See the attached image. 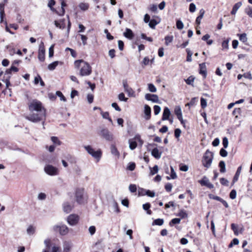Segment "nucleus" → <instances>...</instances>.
Returning a JSON list of instances; mask_svg holds the SVG:
<instances>
[{
  "label": "nucleus",
  "mask_w": 252,
  "mask_h": 252,
  "mask_svg": "<svg viewBox=\"0 0 252 252\" xmlns=\"http://www.w3.org/2000/svg\"><path fill=\"white\" fill-rule=\"evenodd\" d=\"M181 219L180 218H174L171 220L169 223L170 226H173L174 224H179L180 223Z\"/></svg>",
  "instance_id": "29"
},
{
  "label": "nucleus",
  "mask_w": 252,
  "mask_h": 252,
  "mask_svg": "<svg viewBox=\"0 0 252 252\" xmlns=\"http://www.w3.org/2000/svg\"><path fill=\"white\" fill-rule=\"evenodd\" d=\"M148 90L152 93H155L157 91V89L154 84L150 83L148 84Z\"/></svg>",
  "instance_id": "45"
},
{
  "label": "nucleus",
  "mask_w": 252,
  "mask_h": 252,
  "mask_svg": "<svg viewBox=\"0 0 252 252\" xmlns=\"http://www.w3.org/2000/svg\"><path fill=\"white\" fill-rule=\"evenodd\" d=\"M172 189V185L171 183H167L165 185V189L167 192H170Z\"/></svg>",
  "instance_id": "61"
},
{
  "label": "nucleus",
  "mask_w": 252,
  "mask_h": 252,
  "mask_svg": "<svg viewBox=\"0 0 252 252\" xmlns=\"http://www.w3.org/2000/svg\"><path fill=\"white\" fill-rule=\"evenodd\" d=\"M176 27L179 30H182L184 27V24L180 20H178L176 21Z\"/></svg>",
  "instance_id": "46"
},
{
  "label": "nucleus",
  "mask_w": 252,
  "mask_h": 252,
  "mask_svg": "<svg viewBox=\"0 0 252 252\" xmlns=\"http://www.w3.org/2000/svg\"><path fill=\"white\" fill-rule=\"evenodd\" d=\"M177 216L180 217V219H185L188 217V214L184 209L180 210L179 212L176 215Z\"/></svg>",
  "instance_id": "22"
},
{
  "label": "nucleus",
  "mask_w": 252,
  "mask_h": 252,
  "mask_svg": "<svg viewBox=\"0 0 252 252\" xmlns=\"http://www.w3.org/2000/svg\"><path fill=\"white\" fill-rule=\"evenodd\" d=\"M124 35L127 38L131 39L134 37V33L132 31L128 28L126 29V32L124 33Z\"/></svg>",
  "instance_id": "18"
},
{
  "label": "nucleus",
  "mask_w": 252,
  "mask_h": 252,
  "mask_svg": "<svg viewBox=\"0 0 252 252\" xmlns=\"http://www.w3.org/2000/svg\"><path fill=\"white\" fill-rule=\"evenodd\" d=\"M219 166L220 168V171L221 173H224L226 171L225 164L224 161L221 160L219 163Z\"/></svg>",
  "instance_id": "27"
},
{
  "label": "nucleus",
  "mask_w": 252,
  "mask_h": 252,
  "mask_svg": "<svg viewBox=\"0 0 252 252\" xmlns=\"http://www.w3.org/2000/svg\"><path fill=\"white\" fill-rule=\"evenodd\" d=\"M56 95L60 98V100L61 101H63L64 102H65L66 101V98L64 97V96L63 95V93L61 91H57L56 93Z\"/></svg>",
  "instance_id": "36"
},
{
  "label": "nucleus",
  "mask_w": 252,
  "mask_h": 252,
  "mask_svg": "<svg viewBox=\"0 0 252 252\" xmlns=\"http://www.w3.org/2000/svg\"><path fill=\"white\" fill-rule=\"evenodd\" d=\"M238 35L240 41L244 43L247 44V42L248 41V37L247 34L245 33H243Z\"/></svg>",
  "instance_id": "24"
},
{
  "label": "nucleus",
  "mask_w": 252,
  "mask_h": 252,
  "mask_svg": "<svg viewBox=\"0 0 252 252\" xmlns=\"http://www.w3.org/2000/svg\"><path fill=\"white\" fill-rule=\"evenodd\" d=\"M150 174L152 175L157 173L158 171V166L157 165H155L152 168L150 167Z\"/></svg>",
  "instance_id": "38"
},
{
  "label": "nucleus",
  "mask_w": 252,
  "mask_h": 252,
  "mask_svg": "<svg viewBox=\"0 0 252 252\" xmlns=\"http://www.w3.org/2000/svg\"><path fill=\"white\" fill-rule=\"evenodd\" d=\"M199 74H201L204 78H206L207 76V69L205 63H203L199 64Z\"/></svg>",
  "instance_id": "13"
},
{
  "label": "nucleus",
  "mask_w": 252,
  "mask_h": 252,
  "mask_svg": "<svg viewBox=\"0 0 252 252\" xmlns=\"http://www.w3.org/2000/svg\"><path fill=\"white\" fill-rule=\"evenodd\" d=\"M27 231L29 235H32L34 233L35 229L32 225H30L27 228Z\"/></svg>",
  "instance_id": "47"
},
{
  "label": "nucleus",
  "mask_w": 252,
  "mask_h": 252,
  "mask_svg": "<svg viewBox=\"0 0 252 252\" xmlns=\"http://www.w3.org/2000/svg\"><path fill=\"white\" fill-rule=\"evenodd\" d=\"M147 191V190L143 189V188H139L138 189V195L139 196H144L146 194V192Z\"/></svg>",
  "instance_id": "54"
},
{
  "label": "nucleus",
  "mask_w": 252,
  "mask_h": 252,
  "mask_svg": "<svg viewBox=\"0 0 252 252\" xmlns=\"http://www.w3.org/2000/svg\"><path fill=\"white\" fill-rule=\"evenodd\" d=\"M158 23L159 22H157L156 20L153 19H151L149 22V26L151 28L155 29L156 26L158 25Z\"/></svg>",
  "instance_id": "31"
},
{
  "label": "nucleus",
  "mask_w": 252,
  "mask_h": 252,
  "mask_svg": "<svg viewBox=\"0 0 252 252\" xmlns=\"http://www.w3.org/2000/svg\"><path fill=\"white\" fill-rule=\"evenodd\" d=\"M80 36L81 37V40L82 41V43L84 45H86L87 43V40L88 39V37L83 34H80Z\"/></svg>",
  "instance_id": "59"
},
{
  "label": "nucleus",
  "mask_w": 252,
  "mask_h": 252,
  "mask_svg": "<svg viewBox=\"0 0 252 252\" xmlns=\"http://www.w3.org/2000/svg\"><path fill=\"white\" fill-rule=\"evenodd\" d=\"M229 40L226 39L224 40L221 44L222 49H228V48Z\"/></svg>",
  "instance_id": "50"
},
{
  "label": "nucleus",
  "mask_w": 252,
  "mask_h": 252,
  "mask_svg": "<svg viewBox=\"0 0 252 252\" xmlns=\"http://www.w3.org/2000/svg\"><path fill=\"white\" fill-rule=\"evenodd\" d=\"M64 21V19H63L60 22H58V21H55V25L57 28L63 29L65 28V25Z\"/></svg>",
  "instance_id": "20"
},
{
  "label": "nucleus",
  "mask_w": 252,
  "mask_h": 252,
  "mask_svg": "<svg viewBox=\"0 0 252 252\" xmlns=\"http://www.w3.org/2000/svg\"><path fill=\"white\" fill-rule=\"evenodd\" d=\"M186 52L187 53V61L190 62L192 61L191 56L192 55V52L189 48L186 49Z\"/></svg>",
  "instance_id": "32"
},
{
  "label": "nucleus",
  "mask_w": 252,
  "mask_h": 252,
  "mask_svg": "<svg viewBox=\"0 0 252 252\" xmlns=\"http://www.w3.org/2000/svg\"><path fill=\"white\" fill-rule=\"evenodd\" d=\"M118 98L120 101L124 102H126L128 99L127 98L125 97V94L123 93H121L118 95Z\"/></svg>",
  "instance_id": "43"
},
{
  "label": "nucleus",
  "mask_w": 252,
  "mask_h": 252,
  "mask_svg": "<svg viewBox=\"0 0 252 252\" xmlns=\"http://www.w3.org/2000/svg\"><path fill=\"white\" fill-rule=\"evenodd\" d=\"M246 12L252 18V7H249L246 9Z\"/></svg>",
  "instance_id": "64"
},
{
  "label": "nucleus",
  "mask_w": 252,
  "mask_h": 252,
  "mask_svg": "<svg viewBox=\"0 0 252 252\" xmlns=\"http://www.w3.org/2000/svg\"><path fill=\"white\" fill-rule=\"evenodd\" d=\"M195 77L191 75L189 76L187 79H185V81L187 84L191 85L193 87V82L194 81Z\"/></svg>",
  "instance_id": "25"
},
{
  "label": "nucleus",
  "mask_w": 252,
  "mask_h": 252,
  "mask_svg": "<svg viewBox=\"0 0 252 252\" xmlns=\"http://www.w3.org/2000/svg\"><path fill=\"white\" fill-rule=\"evenodd\" d=\"M85 62L83 60H76L74 62V65L75 67L79 68L81 67L82 64Z\"/></svg>",
  "instance_id": "37"
},
{
  "label": "nucleus",
  "mask_w": 252,
  "mask_h": 252,
  "mask_svg": "<svg viewBox=\"0 0 252 252\" xmlns=\"http://www.w3.org/2000/svg\"><path fill=\"white\" fill-rule=\"evenodd\" d=\"M67 223L71 226L76 225L79 221V217L75 214H71L66 219Z\"/></svg>",
  "instance_id": "10"
},
{
  "label": "nucleus",
  "mask_w": 252,
  "mask_h": 252,
  "mask_svg": "<svg viewBox=\"0 0 252 252\" xmlns=\"http://www.w3.org/2000/svg\"><path fill=\"white\" fill-rule=\"evenodd\" d=\"M199 183L201 184V186H206L207 184H208L209 182L208 179L206 176H204L202 179L199 180Z\"/></svg>",
  "instance_id": "33"
},
{
  "label": "nucleus",
  "mask_w": 252,
  "mask_h": 252,
  "mask_svg": "<svg viewBox=\"0 0 252 252\" xmlns=\"http://www.w3.org/2000/svg\"><path fill=\"white\" fill-rule=\"evenodd\" d=\"M162 152H159L157 148H154L151 151V155L156 159H159L161 157Z\"/></svg>",
  "instance_id": "16"
},
{
  "label": "nucleus",
  "mask_w": 252,
  "mask_h": 252,
  "mask_svg": "<svg viewBox=\"0 0 252 252\" xmlns=\"http://www.w3.org/2000/svg\"><path fill=\"white\" fill-rule=\"evenodd\" d=\"M196 6L194 3H191L189 6V11L191 13H193L196 10Z\"/></svg>",
  "instance_id": "53"
},
{
  "label": "nucleus",
  "mask_w": 252,
  "mask_h": 252,
  "mask_svg": "<svg viewBox=\"0 0 252 252\" xmlns=\"http://www.w3.org/2000/svg\"><path fill=\"white\" fill-rule=\"evenodd\" d=\"M170 111L168 107H165L163 110V112L162 116V120L165 121L169 119L170 115Z\"/></svg>",
  "instance_id": "14"
},
{
  "label": "nucleus",
  "mask_w": 252,
  "mask_h": 252,
  "mask_svg": "<svg viewBox=\"0 0 252 252\" xmlns=\"http://www.w3.org/2000/svg\"><path fill=\"white\" fill-rule=\"evenodd\" d=\"M154 61V59L152 60L151 61H150L149 58L148 57H145L143 60L142 63L144 65H147L149 64V63L151 62V63H153Z\"/></svg>",
  "instance_id": "48"
},
{
  "label": "nucleus",
  "mask_w": 252,
  "mask_h": 252,
  "mask_svg": "<svg viewBox=\"0 0 252 252\" xmlns=\"http://www.w3.org/2000/svg\"><path fill=\"white\" fill-rule=\"evenodd\" d=\"M71 247V245L70 242L65 241L63 243V252H69L70 249Z\"/></svg>",
  "instance_id": "21"
},
{
  "label": "nucleus",
  "mask_w": 252,
  "mask_h": 252,
  "mask_svg": "<svg viewBox=\"0 0 252 252\" xmlns=\"http://www.w3.org/2000/svg\"><path fill=\"white\" fill-rule=\"evenodd\" d=\"M144 113L145 119L147 120H149L151 118V109L150 107L146 104L144 106Z\"/></svg>",
  "instance_id": "15"
},
{
  "label": "nucleus",
  "mask_w": 252,
  "mask_h": 252,
  "mask_svg": "<svg viewBox=\"0 0 252 252\" xmlns=\"http://www.w3.org/2000/svg\"><path fill=\"white\" fill-rule=\"evenodd\" d=\"M75 198L76 202L79 204H82L87 199V197L85 195L84 189L82 188L76 189L75 191Z\"/></svg>",
  "instance_id": "4"
},
{
  "label": "nucleus",
  "mask_w": 252,
  "mask_h": 252,
  "mask_svg": "<svg viewBox=\"0 0 252 252\" xmlns=\"http://www.w3.org/2000/svg\"><path fill=\"white\" fill-rule=\"evenodd\" d=\"M84 148L87 152L93 157L97 159L98 160L100 159L102 156V152L100 150L94 151V150L90 145L85 146Z\"/></svg>",
  "instance_id": "7"
},
{
  "label": "nucleus",
  "mask_w": 252,
  "mask_h": 252,
  "mask_svg": "<svg viewBox=\"0 0 252 252\" xmlns=\"http://www.w3.org/2000/svg\"><path fill=\"white\" fill-rule=\"evenodd\" d=\"M38 53L45 54V50L44 48V43L41 42L39 46V50Z\"/></svg>",
  "instance_id": "41"
},
{
  "label": "nucleus",
  "mask_w": 252,
  "mask_h": 252,
  "mask_svg": "<svg viewBox=\"0 0 252 252\" xmlns=\"http://www.w3.org/2000/svg\"><path fill=\"white\" fill-rule=\"evenodd\" d=\"M44 171L46 174L50 176H55L59 174L58 169L52 165H47L44 167Z\"/></svg>",
  "instance_id": "8"
},
{
  "label": "nucleus",
  "mask_w": 252,
  "mask_h": 252,
  "mask_svg": "<svg viewBox=\"0 0 252 252\" xmlns=\"http://www.w3.org/2000/svg\"><path fill=\"white\" fill-rule=\"evenodd\" d=\"M92 72V68L86 62H85L80 69L79 75L80 76H86L90 75Z\"/></svg>",
  "instance_id": "5"
},
{
  "label": "nucleus",
  "mask_w": 252,
  "mask_h": 252,
  "mask_svg": "<svg viewBox=\"0 0 252 252\" xmlns=\"http://www.w3.org/2000/svg\"><path fill=\"white\" fill-rule=\"evenodd\" d=\"M66 159L71 163H75L76 162L75 158L71 157L70 155H68L66 157Z\"/></svg>",
  "instance_id": "51"
},
{
  "label": "nucleus",
  "mask_w": 252,
  "mask_h": 252,
  "mask_svg": "<svg viewBox=\"0 0 252 252\" xmlns=\"http://www.w3.org/2000/svg\"><path fill=\"white\" fill-rule=\"evenodd\" d=\"M200 103L201 106L202 108H204L207 106V101L203 97H201L200 99Z\"/></svg>",
  "instance_id": "56"
},
{
  "label": "nucleus",
  "mask_w": 252,
  "mask_h": 252,
  "mask_svg": "<svg viewBox=\"0 0 252 252\" xmlns=\"http://www.w3.org/2000/svg\"><path fill=\"white\" fill-rule=\"evenodd\" d=\"M214 158V154L209 150H207L202 158L201 162L202 165L207 169L209 168L212 164Z\"/></svg>",
  "instance_id": "1"
},
{
  "label": "nucleus",
  "mask_w": 252,
  "mask_h": 252,
  "mask_svg": "<svg viewBox=\"0 0 252 252\" xmlns=\"http://www.w3.org/2000/svg\"><path fill=\"white\" fill-rule=\"evenodd\" d=\"M181 133V130L180 128H176L174 130V136L176 138H179L180 136Z\"/></svg>",
  "instance_id": "57"
},
{
  "label": "nucleus",
  "mask_w": 252,
  "mask_h": 252,
  "mask_svg": "<svg viewBox=\"0 0 252 252\" xmlns=\"http://www.w3.org/2000/svg\"><path fill=\"white\" fill-rule=\"evenodd\" d=\"M163 222H164L163 219H157L153 221V225H157L160 226L163 224Z\"/></svg>",
  "instance_id": "34"
},
{
  "label": "nucleus",
  "mask_w": 252,
  "mask_h": 252,
  "mask_svg": "<svg viewBox=\"0 0 252 252\" xmlns=\"http://www.w3.org/2000/svg\"><path fill=\"white\" fill-rule=\"evenodd\" d=\"M63 209L66 213H69L72 210V207L68 202H65L63 204Z\"/></svg>",
  "instance_id": "19"
},
{
  "label": "nucleus",
  "mask_w": 252,
  "mask_h": 252,
  "mask_svg": "<svg viewBox=\"0 0 252 252\" xmlns=\"http://www.w3.org/2000/svg\"><path fill=\"white\" fill-rule=\"evenodd\" d=\"M129 189L131 192H135L136 191V186L134 184H130L129 186Z\"/></svg>",
  "instance_id": "62"
},
{
  "label": "nucleus",
  "mask_w": 252,
  "mask_h": 252,
  "mask_svg": "<svg viewBox=\"0 0 252 252\" xmlns=\"http://www.w3.org/2000/svg\"><path fill=\"white\" fill-rule=\"evenodd\" d=\"M151 207V204L149 203H146L143 205V209L147 211V213L149 215H151L152 211L149 210L150 208Z\"/></svg>",
  "instance_id": "30"
},
{
  "label": "nucleus",
  "mask_w": 252,
  "mask_h": 252,
  "mask_svg": "<svg viewBox=\"0 0 252 252\" xmlns=\"http://www.w3.org/2000/svg\"><path fill=\"white\" fill-rule=\"evenodd\" d=\"M55 4V1L54 0H50L48 2V6L50 7L51 10L54 11L55 9L53 8V6Z\"/></svg>",
  "instance_id": "52"
},
{
  "label": "nucleus",
  "mask_w": 252,
  "mask_h": 252,
  "mask_svg": "<svg viewBox=\"0 0 252 252\" xmlns=\"http://www.w3.org/2000/svg\"><path fill=\"white\" fill-rule=\"evenodd\" d=\"M174 113L177 117L182 115V110L180 106H177L175 108Z\"/></svg>",
  "instance_id": "42"
},
{
  "label": "nucleus",
  "mask_w": 252,
  "mask_h": 252,
  "mask_svg": "<svg viewBox=\"0 0 252 252\" xmlns=\"http://www.w3.org/2000/svg\"><path fill=\"white\" fill-rule=\"evenodd\" d=\"M145 98L146 100L155 103H158L159 101L158 96L155 94H146Z\"/></svg>",
  "instance_id": "12"
},
{
  "label": "nucleus",
  "mask_w": 252,
  "mask_h": 252,
  "mask_svg": "<svg viewBox=\"0 0 252 252\" xmlns=\"http://www.w3.org/2000/svg\"><path fill=\"white\" fill-rule=\"evenodd\" d=\"M165 39V44L166 45H168V44L172 42L173 39V36H166L164 38Z\"/></svg>",
  "instance_id": "39"
},
{
  "label": "nucleus",
  "mask_w": 252,
  "mask_h": 252,
  "mask_svg": "<svg viewBox=\"0 0 252 252\" xmlns=\"http://www.w3.org/2000/svg\"><path fill=\"white\" fill-rule=\"evenodd\" d=\"M29 109L31 112L35 111L37 112H41L42 111H46L45 109L42 106V103L36 99H33L29 104Z\"/></svg>",
  "instance_id": "3"
},
{
  "label": "nucleus",
  "mask_w": 252,
  "mask_h": 252,
  "mask_svg": "<svg viewBox=\"0 0 252 252\" xmlns=\"http://www.w3.org/2000/svg\"><path fill=\"white\" fill-rule=\"evenodd\" d=\"M136 140L137 139H135V137L132 139H129V147L131 150H134L137 147V143Z\"/></svg>",
  "instance_id": "17"
},
{
  "label": "nucleus",
  "mask_w": 252,
  "mask_h": 252,
  "mask_svg": "<svg viewBox=\"0 0 252 252\" xmlns=\"http://www.w3.org/2000/svg\"><path fill=\"white\" fill-rule=\"evenodd\" d=\"M224 149L221 148L220 151V154L222 157H226L227 155V152Z\"/></svg>",
  "instance_id": "58"
},
{
  "label": "nucleus",
  "mask_w": 252,
  "mask_h": 252,
  "mask_svg": "<svg viewBox=\"0 0 252 252\" xmlns=\"http://www.w3.org/2000/svg\"><path fill=\"white\" fill-rule=\"evenodd\" d=\"M231 199H234L236 197V191L235 189H232L229 194Z\"/></svg>",
  "instance_id": "63"
},
{
  "label": "nucleus",
  "mask_w": 252,
  "mask_h": 252,
  "mask_svg": "<svg viewBox=\"0 0 252 252\" xmlns=\"http://www.w3.org/2000/svg\"><path fill=\"white\" fill-rule=\"evenodd\" d=\"M228 139L226 137H224L222 139V145L224 148H226L228 147Z\"/></svg>",
  "instance_id": "60"
},
{
  "label": "nucleus",
  "mask_w": 252,
  "mask_h": 252,
  "mask_svg": "<svg viewBox=\"0 0 252 252\" xmlns=\"http://www.w3.org/2000/svg\"><path fill=\"white\" fill-rule=\"evenodd\" d=\"M220 183L222 185L228 186V181L224 178H221L220 179Z\"/></svg>",
  "instance_id": "55"
},
{
  "label": "nucleus",
  "mask_w": 252,
  "mask_h": 252,
  "mask_svg": "<svg viewBox=\"0 0 252 252\" xmlns=\"http://www.w3.org/2000/svg\"><path fill=\"white\" fill-rule=\"evenodd\" d=\"M161 110V108L158 105H155L154 106V111L155 115H158Z\"/></svg>",
  "instance_id": "49"
},
{
  "label": "nucleus",
  "mask_w": 252,
  "mask_h": 252,
  "mask_svg": "<svg viewBox=\"0 0 252 252\" xmlns=\"http://www.w3.org/2000/svg\"><path fill=\"white\" fill-rule=\"evenodd\" d=\"M79 7L81 10L86 11L88 9L89 5L88 3L82 2L79 4Z\"/></svg>",
  "instance_id": "35"
},
{
  "label": "nucleus",
  "mask_w": 252,
  "mask_h": 252,
  "mask_svg": "<svg viewBox=\"0 0 252 252\" xmlns=\"http://www.w3.org/2000/svg\"><path fill=\"white\" fill-rule=\"evenodd\" d=\"M123 85L125 91L128 94L129 96H133L134 95V92L132 89L129 87L126 80H123Z\"/></svg>",
  "instance_id": "11"
},
{
  "label": "nucleus",
  "mask_w": 252,
  "mask_h": 252,
  "mask_svg": "<svg viewBox=\"0 0 252 252\" xmlns=\"http://www.w3.org/2000/svg\"><path fill=\"white\" fill-rule=\"evenodd\" d=\"M53 229L56 232H59L60 234L62 236L66 235L69 232L68 227L62 223L54 225L53 227Z\"/></svg>",
  "instance_id": "6"
},
{
  "label": "nucleus",
  "mask_w": 252,
  "mask_h": 252,
  "mask_svg": "<svg viewBox=\"0 0 252 252\" xmlns=\"http://www.w3.org/2000/svg\"><path fill=\"white\" fill-rule=\"evenodd\" d=\"M51 140L53 142V143L55 144H57L58 145H60L61 144V142L59 140L57 137H51Z\"/></svg>",
  "instance_id": "44"
},
{
  "label": "nucleus",
  "mask_w": 252,
  "mask_h": 252,
  "mask_svg": "<svg viewBox=\"0 0 252 252\" xmlns=\"http://www.w3.org/2000/svg\"><path fill=\"white\" fill-rule=\"evenodd\" d=\"M59 63L60 62L59 61H55L50 63L48 66V69L50 70H54Z\"/></svg>",
  "instance_id": "26"
},
{
  "label": "nucleus",
  "mask_w": 252,
  "mask_h": 252,
  "mask_svg": "<svg viewBox=\"0 0 252 252\" xmlns=\"http://www.w3.org/2000/svg\"><path fill=\"white\" fill-rule=\"evenodd\" d=\"M135 163L134 162H129L127 166L126 169L129 171H133L135 168Z\"/></svg>",
  "instance_id": "40"
},
{
  "label": "nucleus",
  "mask_w": 252,
  "mask_h": 252,
  "mask_svg": "<svg viewBox=\"0 0 252 252\" xmlns=\"http://www.w3.org/2000/svg\"><path fill=\"white\" fill-rule=\"evenodd\" d=\"M46 116V111H42L41 112L37 113H33L29 116H26L25 118L33 123H37L45 119Z\"/></svg>",
  "instance_id": "2"
},
{
  "label": "nucleus",
  "mask_w": 252,
  "mask_h": 252,
  "mask_svg": "<svg viewBox=\"0 0 252 252\" xmlns=\"http://www.w3.org/2000/svg\"><path fill=\"white\" fill-rule=\"evenodd\" d=\"M170 168H171L170 177L167 176L166 177L167 179V180H170L171 178L172 179H176L177 178V176L176 173L175 172L173 167L171 166Z\"/></svg>",
  "instance_id": "28"
},
{
  "label": "nucleus",
  "mask_w": 252,
  "mask_h": 252,
  "mask_svg": "<svg viewBox=\"0 0 252 252\" xmlns=\"http://www.w3.org/2000/svg\"><path fill=\"white\" fill-rule=\"evenodd\" d=\"M110 149H111V152L112 154H113L114 156H117L118 157H119L120 153H119V151H118L115 145H114L113 144L111 145Z\"/></svg>",
  "instance_id": "23"
},
{
  "label": "nucleus",
  "mask_w": 252,
  "mask_h": 252,
  "mask_svg": "<svg viewBox=\"0 0 252 252\" xmlns=\"http://www.w3.org/2000/svg\"><path fill=\"white\" fill-rule=\"evenodd\" d=\"M99 134L107 141H111L113 139V134L107 128H102Z\"/></svg>",
  "instance_id": "9"
}]
</instances>
